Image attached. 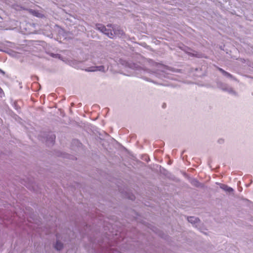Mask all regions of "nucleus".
Instances as JSON below:
<instances>
[{
	"instance_id": "nucleus-1",
	"label": "nucleus",
	"mask_w": 253,
	"mask_h": 253,
	"mask_svg": "<svg viewBox=\"0 0 253 253\" xmlns=\"http://www.w3.org/2000/svg\"><path fill=\"white\" fill-rule=\"evenodd\" d=\"M154 66L159 68L157 71H152L148 68L143 67H140L137 70L141 74V78L154 83H156L154 81V78L155 77L161 80L172 79L169 75V70L166 67L156 63H154Z\"/></svg>"
},
{
	"instance_id": "nucleus-2",
	"label": "nucleus",
	"mask_w": 253,
	"mask_h": 253,
	"mask_svg": "<svg viewBox=\"0 0 253 253\" xmlns=\"http://www.w3.org/2000/svg\"><path fill=\"white\" fill-rule=\"evenodd\" d=\"M107 26L111 27L112 29H107L101 24H96V29L111 39L114 38L115 36L122 37L123 35L124 32L120 27H113L111 24L108 25Z\"/></svg>"
},
{
	"instance_id": "nucleus-3",
	"label": "nucleus",
	"mask_w": 253,
	"mask_h": 253,
	"mask_svg": "<svg viewBox=\"0 0 253 253\" xmlns=\"http://www.w3.org/2000/svg\"><path fill=\"white\" fill-rule=\"evenodd\" d=\"M85 70L87 72L101 71L102 72H105L106 71L105 66L103 65L89 67L86 69Z\"/></svg>"
},
{
	"instance_id": "nucleus-4",
	"label": "nucleus",
	"mask_w": 253,
	"mask_h": 253,
	"mask_svg": "<svg viewBox=\"0 0 253 253\" xmlns=\"http://www.w3.org/2000/svg\"><path fill=\"white\" fill-rule=\"evenodd\" d=\"M219 185L220 188L223 189L224 191L227 192L228 193H231L233 191V188L228 186L227 185L219 183Z\"/></svg>"
},
{
	"instance_id": "nucleus-5",
	"label": "nucleus",
	"mask_w": 253,
	"mask_h": 253,
	"mask_svg": "<svg viewBox=\"0 0 253 253\" xmlns=\"http://www.w3.org/2000/svg\"><path fill=\"white\" fill-rule=\"evenodd\" d=\"M190 182L192 185L197 187L202 188L204 186L203 184L199 182L195 178L191 179Z\"/></svg>"
},
{
	"instance_id": "nucleus-6",
	"label": "nucleus",
	"mask_w": 253,
	"mask_h": 253,
	"mask_svg": "<svg viewBox=\"0 0 253 253\" xmlns=\"http://www.w3.org/2000/svg\"><path fill=\"white\" fill-rule=\"evenodd\" d=\"M187 220L189 222L193 224L197 223L199 221V219L197 217L194 216L187 217Z\"/></svg>"
},
{
	"instance_id": "nucleus-7",
	"label": "nucleus",
	"mask_w": 253,
	"mask_h": 253,
	"mask_svg": "<svg viewBox=\"0 0 253 253\" xmlns=\"http://www.w3.org/2000/svg\"><path fill=\"white\" fill-rule=\"evenodd\" d=\"M218 70L220 72H221L223 74V75L224 76L227 77V78H231V79H233V76L231 74H230L228 72L225 71V70H224L222 68L218 67Z\"/></svg>"
},
{
	"instance_id": "nucleus-8",
	"label": "nucleus",
	"mask_w": 253,
	"mask_h": 253,
	"mask_svg": "<svg viewBox=\"0 0 253 253\" xmlns=\"http://www.w3.org/2000/svg\"><path fill=\"white\" fill-rule=\"evenodd\" d=\"M63 247V244L59 241H56V244L54 246V248L57 251H60Z\"/></svg>"
},
{
	"instance_id": "nucleus-9",
	"label": "nucleus",
	"mask_w": 253,
	"mask_h": 253,
	"mask_svg": "<svg viewBox=\"0 0 253 253\" xmlns=\"http://www.w3.org/2000/svg\"><path fill=\"white\" fill-rule=\"evenodd\" d=\"M55 138V135L53 134H51L49 135V138L47 140V143L53 144V143L54 141Z\"/></svg>"
},
{
	"instance_id": "nucleus-10",
	"label": "nucleus",
	"mask_w": 253,
	"mask_h": 253,
	"mask_svg": "<svg viewBox=\"0 0 253 253\" xmlns=\"http://www.w3.org/2000/svg\"><path fill=\"white\" fill-rule=\"evenodd\" d=\"M227 91L231 94L236 93L234 89L230 86H227Z\"/></svg>"
},
{
	"instance_id": "nucleus-11",
	"label": "nucleus",
	"mask_w": 253,
	"mask_h": 253,
	"mask_svg": "<svg viewBox=\"0 0 253 253\" xmlns=\"http://www.w3.org/2000/svg\"><path fill=\"white\" fill-rule=\"evenodd\" d=\"M186 52L189 54V55H191L192 56H196V57H200V56H199L198 55H199V54H197V53H191L189 51H186Z\"/></svg>"
},
{
	"instance_id": "nucleus-12",
	"label": "nucleus",
	"mask_w": 253,
	"mask_h": 253,
	"mask_svg": "<svg viewBox=\"0 0 253 253\" xmlns=\"http://www.w3.org/2000/svg\"><path fill=\"white\" fill-rule=\"evenodd\" d=\"M105 62H106V60L105 59H100V61H97V63H100V64H105Z\"/></svg>"
},
{
	"instance_id": "nucleus-13",
	"label": "nucleus",
	"mask_w": 253,
	"mask_h": 253,
	"mask_svg": "<svg viewBox=\"0 0 253 253\" xmlns=\"http://www.w3.org/2000/svg\"><path fill=\"white\" fill-rule=\"evenodd\" d=\"M227 86H229V85H228L227 84H223L222 85V86L221 87L222 89L223 90H225V91H227Z\"/></svg>"
},
{
	"instance_id": "nucleus-14",
	"label": "nucleus",
	"mask_w": 253,
	"mask_h": 253,
	"mask_svg": "<svg viewBox=\"0 0 253 253\" xmlns=\"http://www.w3.org/2000/svg\"><path fill=\"white\" fill-rule=\"evenodd\" d=\"M224 140L222 138L219 139L218 140V143L219 144H222L224 143Z\"/></svg>"
},
{
	"instance_id": "nucleus-15",
	"label": "nucleus",
	"mask_w": 253,
	"mask_h": 253,
	"mask_svg": "<svg viewBox=\"0 0 253 253\" xmlns=\"http://www.w3.org/2000/svg\"><path fill=\"white\" fill-rule=\"evenodd\" d=\"M8 53L11 55H13L14 54H15V53L14 51H11V50L9 52H8Z\"/></svg>"
},
{
	"instance_id": "nucleus-16",
	"label": "nucleus",
	"mask_w": 253,
	"mask_h": 253,
	"mask_svg": "<svg viewBox=\"0 0 253 253\" xmlns=\"http://www.w3.org/2000/svg\"><path fill=\"white\" fill-rule=\"evenodd\" d=\"M51 55H57V56H59L60 54L51 53Z\"/></svg>"
},
{
	"instance_id": "nucleus-17",
	"label": "nucleus",
	"mask_w": 253,
	"mask_h": 253,
	"mask_svg": "<svg viewBox=\"0 0 253 253\" xmlns=\"http://www.w3.org/2000/svg\"><path fill=\"white\" fill-rule=\"evenodd\" d=\"M150 62H149V63H150H150H151V62H152V60H150Z\"/></svg>"
}]
</instances>
